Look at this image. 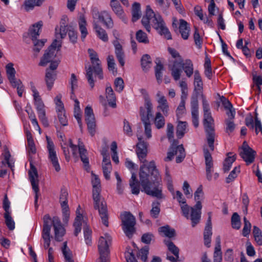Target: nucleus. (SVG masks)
I'll use <instances>...</instances> for the list:
<instances>
[{
  "mask_svg": "<svg viewBox=\"0 0 262 262\" xmlns=\"http://www.w3.org/2000/svg\"><path fill=\"white\" fill-rule=\"evenodd\" d=\"M139 179L142 191L159 199L163 198L160 187L161 178L155 161H151L147 164L143 163L140 166Z\"/></svg>",
  "mask_w": 262,
  "mask_h": 262,
  "instance_id": "nucleus-1",
  "label": "nucleus"
},
{
  "mask_svg": "<svg viewBox=\"0 0 262 262\" xmlns=\"http://www.w3.org/2000/svg\"><path fill=\"white\" fill-rule=\"evenodd\" d=\"M93 178L92 180L93 185V199L94 201V208L98 210L99 215L102 224L106 227H108V212L106 201L100 195V180L98 176L91 173Z\"/></svg>",
  "mask_w": 262,
  "mask_h": 262,
  "instance_id": "nucleus-2",
  "label": "nucleus"
},
{
  "mask_svg": "<svg viewBox=\"0 0 262 262\" xmlns=\"http://www.w3.org/2000/svg\"><path fill=\"white\" fill-rule=\"evenodd\" d=\"M150 20H151L152 27L160 35H164L167 39H172L171 33L165 26V23L161 16L159 14H155L150 6L147 5L145 15L143 16L141 23L148 32L150 30Z\"/></svg>",
  "mask_w": 262,
  "mask_h": 262,
  "instance_id": "nucleus-3",
  "label": "nucleus"
},
{
  "mask_svg": "<svg viewBox=\"0 0 262 262\" xmlns=\"http://www.w3.org/2000/svg\"><path fill=\"white\" fill-rule=\"evenodd\" d=\"M43 229L42 233H50L51 226H53L55 232V239L60 242L64 235L66 230L63 227L61 221L58 216H54L52 219L49 214H46L43 217Z\"/></svg>",
  "mask_w": 262,
  "mask_h": 262,
  "instance_id": "nucleus-4",
  "label": "nucleus"
},
{
  "mask_svg": "<svg viewBox=\"0 0 262 262\" xmlns=\"http://www.w3.org/2000/svg\"><path fill=\"white\" fill-rule=\"evenodd\" d=\"M183 69L188 77H190L193 73V65L190 59H186L184 61L182 58L180 60L174 61L173 65L170 68L171 75L177 81L180 79Z\"/></svg>",
  "mask_w": 262,
  "mask_h": 262,
  "instance_id": "nucleus-5",
  "label": "nucleus"
},
{
  "mask_svg": "<svg viewBox=\"0 0 262 262\" xmlns=\"http://www.w3.org/2000/svg\"><path fill=\"white\" fill-rule=\"evenodd\" d=\"M194 195L196 204L193 207H191V221L192 227H194L200 222L201 217L202 205L201 200L204 195L201 186L197 188Z\"/></svg>",
  "mask_w": 262,
  "mask_h": 262,
  "instance_id": "nucleus-6",
  "label": "nucleus"
},
{
  "mask_svg": "<svg viewBox=\"0 0 262 262\" xmlns=\"http://www.w3.org/2000/svg\"><path fill=\"white\" fill-rule=\"evenodd\" d=\"M203 125L206 133V139L210 149H214V142L215 138L214 120L211 113L204 114Z\"/></svg>",
  "mask_w": 262,
  "mask_h": 262,
  "instance_id": "nucleus-7",
  "label": "nucleus"
},
{
  "mask_svg": "<svg viewBox=\"0 0 262 262\" xmlns=\"http://www.w3.org/2000/svg\"><path fill=\"white\" fill-rule=\"evenodd\" d=\"M92 65L88 67H85L86 74L85 76L88 83L91 86V89L95 86V80L93 77V74L98 76L100 80L103 79V73L101 67V63L100 60L91 62Z\"/></svg>",
  "mask_w": 262,
  "mask_h": 262,
  "instance_id": "nucleus-8",
  "label": "nucleus"
},
{
  "mask_svg": "<svg viewBox=\"0 0 262 262\" xmlns=\"http://www.w3.org/2000/svg\"><path fill=\"white\" fill-rule=\"evenodd\" d=\"M122 229L125 235L129 238L133 236L136 232V218L130 212L124 211L121 214Z\"/></svg>",
  "mask_w": 262,
  "mask_h": 262,
  "instance_id": "nucleus-9",
  "label": "nucleus"
},
{
  "mask_svg": "<svg viewBox=\"0 0 262 262\" xmlns=\"http://www.w3.org/2000/svg\"><path fill=\"white\" fill-rule=\"evenodd\" d=\"M29 178L32 189L35 193L34 204L36 209L38 208L37 201L39 196L38 174L36 168L33 164L30 163V169L28 172Z\"/></svg>",
  "mask_w": 262,
  "mask_h": 262,
  "instance_id": "nucleus-10",
  "label": "nucleus"
},
{
  "mask_svg": "<svg viewBox=\"0 0 262 262\" xmlns=\"http://www.w3.org/2000/svg\"><path fill=\"white\" fill-rule=\"evenodd\" d=\"M85 121L89 133L92 136L95 135L96 132V120L93 109L91 106H87L84 111Z\"/></svg>",
  "mask_w": 262,
  "mask_h": 262,
  "instance_id": "nucleus-11",
  "label": "nucleus"
},
{
  "mask_svg": "<svg viewBox=\"0 0 262 262\" xmlns=\"http://www.w3.org/2000/svg\"><path fill=\"white\" fill-rule=\"evenodd\" d=\"M46 139L48 143L47 148L49 151V159L52 163V164L54 167L55 170L57 172H58L60 170V167L56 152L54 149V143L48 136H46Z\"/></svg>",
  "mask_w": 262,
  "mask_h": 262,
  "instance_id": "nucleus-12",
  "label": "nucleus"
},
{
  "mask_svg": "<svg viewBox=\"0 0 262 262\" xmlns=\"http://www.w3.org/2000/svg\"><path fill=\"white\" fill-rule=\"evenodd\" d=\"M98 251L100 256L96 262H109L110 250L106 241L103 237L100 238L99 240Z\"/></svg>",
  "mask_w": 262,
  "mask_h": 262,
  "instance_id": "nucleus-13",
  "label": "nucleus"
},
{
  "mask_svg": "<svg viewBox=\"0 0 262 262\" xmlns=\"http://www.w3.org/2000/svg\"><path fill=\"white\" fill-rule=\"evenodd\" d=\"M139 142L136 144V152L137 157L142 163L147 162L145 159L147 155L148 143L142 140L141 137H138Z\"/></svg>",
  "mask_w": 262,
  "mask_h": 262,
  "instance_id": "nucleus-14",
  "label": "nucleus"
},
{
  "mask_svg": "<svg viewBox=\"0 0 262 262\" xmlns=\"http://www.w3.org/2000/svg\"><path fill=\"white\" fill-rule=\"evenodd\" d=\"M194 89L191 97V101H193V98L195 100H198L199 96L203 94L202 91L203 82L199 72L198 70L194 71Z\"/></svg>",
  "mask_w": 262,
  "mask_h": 262,
  "instance_id": "nucleus-15",
  "label": "nucleus"
},
{
  "mask_svg": "<svg viewBox=\"0 0 262 262\" xmlns=\"http://www.w3.org/2000/svg\"><path fill=\"white\" fill-rule=\"evenodd\" d=\"M93 16L97 17L99 20L102 22L107 29H112L114 27L113 20L111 15L106 11L99 12L95 11L93 13Z\"/></svg>",
  "mask_w": 262,
  "mask_h": 262,
  "instance_id": "nucleus-16",
  "label": "nucleus"
},
{
  "mask_svg": "<svg viewBox=\"0 0 262 262\" xmlns=\"http://www.w3.org/2000/svg\"><path fill=\"white\" fill-rule=\"evenodd\" d=\"M78 147L81 160L82 161L84 164L85 169L86 171H88L89 169H90V165L89 160L86 155L87 150L84 148V146L83 143L81 142L80 139H79L78 140Z\"/></svg>",
  "mask_w": 262,
  "mask_h": 262,
  "instance_id": "nucleus-17",
  "label": "nucleus"
},
{
  "mask_svg": "<svg viewBox=\"0 0 262 262\" xmlns=\"http://www.w3.org/2000/svg\"><path fill=\"white\" fill-rule=\"evenodd\" d=\"M68 17L67 16L63 17L60 22V28L59 30L58 27L55 28V37H58V35H60V39L64 38L67 35L68 30L69 28L67 25V21L68 20Z\"/></svg>",
  "mask_w": 262,
  "mask_h": 262,
  "instance_id": "nucleus-18",
  "label": "nucleus"
},
{
  "mask_svg": "<svg viewBox=\"0 0 262 262\" xmlns=\"http://www.w3.org/2000/svg\"><path fill=\"white\" fill-rule=\"evenodd\" d=\"M191 111L192 115V122L195 127H198L199 124V103L198 100H195L193 98V101L191 100Z\"/></svg>",
  "mask_w": 262,
  "mask_h": 262,
  "instance_id": "nucleus-19",
  "label": "nucleus"
},
{
  "mask_svg": "<svg viewBox=\"0 0 262 262\" xmlns=\"http://www.w3.org/2000/svg\"><path fill=\"white\" fill-rule=\"evenodd\" d=\"M241 157L245 161L247 165L252 163L255 160L256 152L253 149L241 150L239 153Z\"/></svg>",
  "mask_w": 262,
  "mask_h": 262,
  "instance_id": "nucleus-20",
  "label": "nucleus"
},
{
  "mask_svg": "<svg viewBox=\"0 0 262 262\" xmlns=\"http://www.w3.org/2000/svg\"><path fill=\"white\" fill-rule=\"evenodd\" d=\"M144 106L145 108L143 107H140V115L143 123L149 121L150 118L152 117V104H150V106L149 108L146 105H144Z\"/></svg>",
  "mask_w": 262,
  "mask_h": 262,
  "instance_id": "nucleus-21",
  "label": "nucleus"
},
{
  "mask_svg": "<svg viewBox=\"0 0 262 262\" xmlns=\"http://www.w3.org/2000/svg\"><path fill=\"white\" fill-rule=\"evenodd\" d=\"M56 57V54L54 51H51L47 49L43 54V56L41 58L40 61L39 63L40 66H46L48 63L52 61L53 59Z\"/></svg>",
  "mask_w": 262,
  "mask_h": 262,
  "instance_id": "nucleus-22",
  "label": "nucleus"
},
{
  "mask_svg": "<svg viewBox=\"0 0 262 262\" xmlns=\"http://www.w3.org/2000/svg\"><path fill=\"white\" fill-rule=\"evenodd\" d=\"M56 75V72L55 71H50L49 70H46L45 80L48 90H51L53 87Z\"/></svg>",
  "mask_w": 262,
  "mask_h": 262,
  "instance_id": "nucleus-23",
  "label": "nucleus"
},
{
  "mask_svg": "<svg viewBox=\"0 0 262 262\" xmlns=\"http://www.w3.org/2000/svg\"><path fill=\"white\" fill-rule=\"evenodd\" d=\"M155 63L156 64L155 67V76L158 83L160 84L162 81V71L164 70V66L160 58H156Z\"/></svg>",
  "mask_w": 262,
  "mask_h": 262,
  "instance_id": "nucleus-24",
  "label": "nucleus"
},
{
  "mask_svg": "<svg viewBox=\"0 0 262 262\" xmlns=\"http://www.w3.org/2000/svg\"><path fill=\"white\" fill-rule=\"evenodd\" d=\"M114 46L115 48V54L116 57L120 63V64L123 67L124 65V53L122 50V47L121 44L116 41L114 43Z\"/></svg>",
  "mask_w": 262,
  "mask_h": 262,
  "instance_id": "nucleus-25",
  "label": "nucleus"
},
{
  "mask_svg": "<svg viewBox=\"0 0 262 262\" xmlns=\"http://www.w3.org/2000/svg\"><path fill=\"white\" fill-rule=\"evenodd\" d=\"M105 92L106 97L107 99L108 105L113 108H116L117 106L116 103V99L112 87L111 86H107Z\"/></svg>",
  "mask_w": 262,
  "mask_h": 262,
  "instance_id": "nucleus-26",
  "label": "nucleus"
},
{
  "mask_svg": "<svg viewBox=\"0 0 262 262\" xmlns=\"http://www.w3.org/2000/svg\"><path fill=\"white\" fill-rule=\"evenodd\" d=\"M179 32L182 37L186 40L188 38L190 32V28L188 23L184 19L180 20Z\"/></svg>",
  "mask_w": 262,
  "mask_h": 262,
  "instance_id": "nucleus-27",
  "label": "nucleus"
},
{
  "mask_svg": "<svg viewBox=\"0 0 262 262\" xmlns=\"http://www.w3.org/2000/svg\"><path fill=\"white\" fill-rule=\"evenodd\" d=\"M140 182L136 178V174L132 173L131 179L129 180V186L131 188L132 193L138 195L140 192Z\"/></svg>",
  "mask_w": 262,
  "mask_h": 262,
  "instance_id": "nucleus-28",
  "label": "nucleus"
},
{
  "mask_svg": "<svg viewBox=\"0 0 262 262\" xmlns=\"http://www.w3.org/2000/svg\"><path fill=\"white\" fill-rule=\"evenodd\" d=\"M42 26V22L39 21L37 23L34 24L29 29V34L32 37V40H36L39 36V30Z\"/></svg>",
  "mask_w": 262,
  "mask_h": 262,
  "instance_id": "nucleus-29",
  "label": "nucleus"
},
{
  "mask_svg": "<svg viewBox=\"0 0 262 262\" xmlns=\"http://www.w3.org/2000/svg\"><path fill=\"white\" fill-rule=\"evenodd\" d=\"M59 202L62 209L63 222L65 223H68L70 214V209L68 204V200L61 201Z\"/></svg>",
  "mask_w": 262,
  "mask_h": 262,
  "instance_id": "nucleus-30",
  "label": "nucleus"
},
{
  "mask_svg": "<svg viewBox=\"0 0 262 262\" xmlns=\"http://www.w3.org/2000/svg\"><path fill=\"white\" fill-rule=\"evenodd\" d=\"M232 154V152H228L227 154V157L225 159L223 163V169L224 172H227L230 169L232 163L236 160V155H233L231 156H229Z\"/></svg>",
  "mask_w": 262,
  "mask_h": 262,
  "instance_id": "nucleus-31",
  "label": "nucleus"
},
{
  "mask_svg": "<svg viewBox=\"0 0 262 262\" xmlns=\"http://www.w3.org/2000/svg\"><path fill=\"white\" fill-rule=\"evenodd\" d=\"M6 73L8 79L10 83L14 82L17 80L15 78L16 71L13 68V64L11 62L8 63L6 66Z\"/></svg>",
  "mask_w": 262,
  "mask_h": 262,
  "instance_id": "nucleus-32",
  "label": "nucleus"
},
{
  "mask_svg": "<svg viewBox=\"0 0 262 262\" xmlns=\"http://www.w3.org/2000/svg\"><path fill=\"white\" fill-rule=\"evenodd\" d=\"M132 19L133 22H135L138 20L141 16L140 9V4L139 3L135 2L132 6Z\"/></svg>",
  "mask_w": 262,
  "mask_h": 262,
  "instance_id": "nucleus-33",
  "label": "nucleus"
},
{
  "mask_svg": "<svg viewBox=\"0 0 262 262\" xmlns=\"http://www.w3.org/2000/svg\"><path fill=\"white\" fill-rule=\"evenodd\" d=\"M152 64L151 59L148 54H144L141 59V65L144 72H147Z\"/></svg>",
  "mask_w": 262,
  "mask_h": 262,
  "instance_id": "nucleus-34",
  "label": "nucleus"
},
{
  "mask_svg": "<svg viewBox=\"0 0 262 262\" xmlns=\"http://www.w3.org/2000/svg\"><path fill=\"white\" fill-rule=\"evenodd\" d=\"M94 28L95 30L96 34L99 39L104 42H107L108 40L107 34L105 30L96 23L94 24Z\"/></svg>",
  "mask_w": 262,
  "mask_h": 262,
  "instance_id": "nucleus-35",
  "label": "nucleus"
},
{
  "mask_svg": "<svg viewBox=\"0 0 262 262\" xmlns=\"http://www.w3.org/2000/svg\"><path fill=\"white\" fill-rule=\"evenodd\" d=\"M158 231L169 238L174 237L176 235L175 230L173 228H170V227L167 225L160 227L158 229Z\"/></svg>",
  "mask_w": 262,
  "mask_h": 262,
  "instance_id": "nucleus-36",
  "label": "nucleus"
},
{
  "mask_svg": "<svg viewBox=\"0 0 262 262\" xmlns=\"http://www.w3.org/2000/svg\"><path fill=\"white\" fill-rule=\"evenodd\" d=\"M61 250L66 262H74L73 259L72 252L67 246V242L63 243Z\"/></svg>",
  "mask_w": 262,
  "mask_h": 262,
  "instance_id": "nucleus-37",
  "label": "nucleus"
},
{
  "mask_svg": "<svg viewBox=\"0 0 262 262\" xmlns=\"http://www.w3.org/2000/svg\"><path fill=\"white\" fill-rule=\"evenodd\" d=\"M164 243L167 246L168 250L170 251L177 258H179V249L174 243L169 239H164Z\"/></svg>",
  "mask_w": 262,
  "mask_h": 262,
  "instance_id": "nucleus-38",
  "label": "nucleus"
},
{
  "mask_svg": "<svg viewBox=\"0 0 262 262\" xmlns=\"http://www.w3.org/2000/svg\"><path fill=\"white\" fill-rule=\"evenodd\" d=\"M208 217L204 231V237H211L212 234L211 213L210 212H208Z\"/></svg>",
  "mask_w": 262,
  "mask_h": 262,
  "instance_id": "nucleus-39",
  "label": "nucleus"
},
{
  "mask_svg": "<svg viewBox=\"0 0 262 262\" xmlns=\"http://www.w3.org/2000/svg\"><path fill=\"white\" fill-rule=\"evenodd\" d=\"M44 0H26L25 2V9L27 11L32 10L35 6H40Z\"/></svg>",
  "mask_w": 262,
  "mask_h": 262,
  "instance_id": "nucleus-40",
  "label": "nucleus"
},
{
  "mask_svg": "<svg viewBox=\"0 0 262 262\" xmlns=\"http://www.w3.org/2000/svg\"><path fill=\"white\" fill-rule=\"evenodd\" d=\"M110 6L114 12L117 15H121V14L123 13L124 11L118 1L111 0L110 2Z\"/></svg>",
  "mask_w": 262,
  "mask_h": 262,
  "instance_id": "nucleus-41",
  "label": "nucleus"
},
{
  "mask_svg": "<svg viewBox=\"0 0 262 262\" xmlns=\"http://www.w3.org/2000/svg\"><path fill=\"white\" fill-rule=\"evenodd\" d=\"M187 123L186 121H179L177 127V136L179 138H182L185 133Z\"/></svg>",
  "mask_w": 262,
  "mask_h": 262,
  "instance_id": "nucleus-42",
  "label": "nucleus"
},
{
  "mask_svg": "<svg viewBox=\"0 0 262 262\" xmlns=\"http://www.w3.org/2000/svg\"><path fill=\"white\" fill-rule=\"evenodd\" d=\"M206 168L213 167L212 157L207 148L203 149Z\"/></svg>",
  "mask_w": 262,
  "mask_h": 262,
  "instance_id": "nucleus-43",
  "label": "nucleus"
},
{
  "mask_svg": "<svg viewBox=\"0 0 262 262\" xmlns=\"http://www.w3.org/2000/svg\"><path fill=\"white\" fill-rule=\"evenodd\" d=\"M178 144V141L177 140H173L170 148V151L167 153V156L165 158V161H171L173 157L177 155L176 146Z\"/></svg>",
  "mask_w": 262,
  "mask_h": 262,
  "instance_id": "nucleus-44",
  "label": "nucleus"
},
{
  "mask_svg": "<svg viewBox=\"0 0 262 262\" xmlns=\"http://www.w3.org/2000/svg\"><path fill=\"white\" fill-rule=\"evenodd\" d=\"M80 217L81 215L80 214L76 216L73 224V226L75 228L74 234L76 236L78 235L81 230L82 221L83 219H80Z\"/></svg>",
  "mask_w": 262,
  "mask_h": 262,
  "instance_id": "nucleus-45",
  "label": "nucleus"
},
{
  "mask_svg": "<svg viewBox=\"0 0 262 262\" xmlns=\"http://www.w3.org/2000/svg\"><path fill=\"white\" fill-rule=\"evenodd\" d=\"M86 20L84 17H80L79 22V29L81 34V37L83 40L88 34V31L86 28Z\"/></svg>",
  "mask_w": 262,
  "mask_h": 262,
  "instance_id": "nucleus-46",
  "label": "nucleus"
},
{
  "mask_svg": "<svg viewBox=\"0 0 262 262\" xmlns=\"http://www.w3.org/2000/svg\"><path fill=\"white\" fill-rule=\"evenodd\" d=\"M231 225L233 229H239L241 228V222L239 215L237 213H233L231 217Z\"/></svg>",
  "mask_w": 262,
  "mask_h": 262,
  "instance_id": "nucleus-47",
  "label": "nucleus"
},
{
  "mask_svg": "<svg viewBox=\"0 0 262 262\" xmlns=\"http://www.w3.org/2000/svg\"><path fill=\"white\" fill-rule=\"evenodd\" d=\"M4 148V153L3 154V155L4 156V159H5V162L3 161L2 164L4 165H5L6 164H7L8 165V166L12 169V167L14 166V165H13V163H12L10 161V158L11 157L10 152L9 150L8 147L6 145H5Z\"/></svg>",
  "mask_w": 262,
  "mask_h": 262,
  "instance_id": "nucleus-48",
  "label": "nucleus"
},
{
  "mask_svg": "<svg viewBox=\"0 0 262 262\" xmlns=\"http://www.w3.org/2000/svg\"><path fill=\"white\" fill-rule=\"evenodd\" d=\"M165 119L161 113H156L155 119V124L156 127L158 129L162 128L165 125Z\"/></svg>",
  "mask_w": 262,
  "mask_h": 262,
  "instance_id": "nucleus-49",
  "label": "nucleus"
},
{
  "mask_svg": "<svg viewBox=\"0 0 262 262\" xmlns=\"http://www.w3.org/2000/svg\"><path fill=\"white\" fill-rule=\"evenodd\" d=\"M177 149V154L178 152L179 153V155L176 157V161L177 163H181L183 159L185 157V152L184 148L182 144L180 145H177L176 146Z\"/></svg>",
  "mask_w": 262,
  "mask_h": 262,
  "instance_id": "nucleus-50",
  "label": "nucleus"
},
{
  "mask_svg": "<svg viewBox=\"0 0 262 262\" xmlns=\"http://www.w3.org/2000/svg\"><path fill=\"white\" fill-rule=\"evenodd\" d=\"M160 212V203L154 202L152 203V208L150 211V214L152 217L156 219L158 217Z\"/></svg>",
  "mask_w": 262,
  "mask_h": 262,
  "instance_id": "nucleus-51",
  "label": "nucleus"
},
{
  "mask_svg": "<svg viewBox=\"0 0 262 262\" xmlns=\"http://www.w3.org/2000/svg\"><path fill=\"white\" fill-rule=\"evenodd\" d=\"M136 39L140 42L144 43H147L149 42L147 34L141 30H139L137 32Z\"/></svg>",
  "mask_w": 262,
  "mask_h": 262,
  "instance_id": "nucleus-52",
  "label": "nucleus"
},
{
  "mask_svg": "<svg viewBox=\"0 0 262 262\" xmlns=\"http://www.w3.org/2000/svg\"><path fill=\"white\" fill-rule=\"evenodd\" d=\"M10 213H4L5 223L10 230H13L15 228V223L10 215Z\"/></svg>",
  "mask_w": 262,
  "mask_h": 262,
  "instance_id": "nucleus-53",
  "label": "nucleus"
},
{
  "mask_svg": "<svg viewBox=\"0 0 262 262\" xmlns=\"http://www.w3.org/2000/svg\"><path fill=\"white\" fill-rule=\"evenodd\" d=\"M149 253V247L145 246L140 249L138 254V256L140 257L141 259L144 262L147 260V255Z\"/></svg>",
  "mask_w": 262,
  "mask_h": 262,
  "instance_id": "nucleus-54",
  "label": "nucleus"
},
{
  "mask_svg": "<svg viewBox=\"0 0 262 262\" xmlns=\"http://www.w3.org/2000/svg\"><path fill=\"white\" fill-rule=\"evenodd\" d=\"M107 62L108 70L112 71L113 74L115 75L117 74V70L115 69V63L114 56L113 55L108 56L107 58Z\"/></svg>",
  "mask_w": 262,
  "mask_h": 262,
  "instance_id": "nucleus-55",
  "label": "nucleus"
},
{
  "mask_svg": "<svg viewBox=\"0 0 262 262\" xmlns=\"http://www.w3.org/2000/svg\"><path fill=\"white\" fill-rule=\"evenodd\" d=\"M141 239L142 243L149 245L152 241H155V236L152 233H145L142 235Z\"/></svg>",
  "mask_w": 262,
  "mask_h": 262,
  "instance_id": "nucleus-56",
  "label": "nucleus"
},
{
  "mask_svg": "<svg viewBox=\"0 0 262 262\" xmlns=\"http://www.w3.org/2000/svg\"><path fill=\"white\" fill-rule=\"evenodd\" d=\"M243 220L244 226L242 230V234L244 236H247L250 232L251 224L245 216L244 217Z\"/></svg>",
  "mask_w": 262,
  "mask_h": 262,
  "instance_id": "nucleus-57",
  "label": "nucleus"
},
{
  "mask_svg": "<svg viewBox=\"0 0 262 262\" xmlns=\"http://www.w3.org/2000/svg\"><path fill=\"white\" fill-rule=\"evenodd\" d=\"M84 236L85 243L87 245H90L92 243L91 234L92 231L90 228L86 225L83 228Z\"/></svg>",
  "mask_w": 262,
  "mask_h": 262,
  "instance_id": "nucleus-58",
  "label": "nucleus"
},
{
  "mask_svg": "<svg viewBox=\"0 0 262 262\" xmlns=\"http://www.w3.org/2000/svg\"><path fill=\"white\" fill-rule=\"evenodd\" d=\"M225 123L226 125L225 132L228 134H230L233 132L235 128V124L233 121V120H225Z\"/></svg>",
  "mask_w": 262,
  "mask_h": 262,
  "instance_id": "nucleus-59",
  "label": "nucleus"
},
{
  "mask_svg": "<svg viewBox=\"0 0 262 262\" xmlns=\"http://www.w3.org/2000/svg\"><path fill=\"white\" fill-rule=\"evenodd\" d=\"M59 38H60V35H58V38L56 37V38L53 40L52 44L48 47L47 49L51 51H54L55 52L56 48H57V51L60 50L62 45V41L57 40Z\"/></svg>",
  "mask_w": 262,
  "mask_h": 262,
  "instance_id": "nucleus-60",
  "label": "nucleus"
},
{
  "mask_svg": "<svg viewBox=\"0 0 262 262\" xmlns=\"http://www.w3.org/2000/svg\"><path fill=\"white\" fill-rule=\"evenodd\" d=\"M13 87L17 88V94L19 97H21L24 91V85L20 80L18 79L14 82L11 83Z\"/></svg>",
  "mask_w": 262,
  "mask_h": 262,
  "instance_id": "nucleus-61",
  "label": "nucleus"
},
{
  "mask_svg": "<svg viewBox=\"0 0 262 262\" xmlns=\"http://www.w3.org/2000/svg\"><path fill=\"white\" fill-rule=\"evenodd\" d=\"M114 84L116 91L118 92L122 91L124 89V81L122 78H117L114 81Z\"/></svg>",
  "mask_w": 262,
  "mask_h": 262,
  "instance_id": "nucleus-62",
  "label": "nucleus"
},
{
  "mask_svg": "<svg viewBox=\"0 0 262 262\" xmlns=\"http://www.w3.org/2000/svg\"><path fill=\"white\" fill-rule=\"evenodd\" d=\"M58 120L62 126L68 125V119L65 111L57 112Z\"/></svg>",
  "mask_w": 262,
  "mask_h": 262,
  "instance_id": "nucleus-63",
  "label": "nucleus"
},
{
  "mask_svg": "<svg viewBox=\"0 0 262 262\" xmlns=\"http://www.w3.org/2000/svg\"><path fill=\"white\" fill-rule=\"evenodd\" d=\"M252 80L254 84L253 85V88L254 86V85H255L256 87H257L258 89V93H260V85H262V76L253 75Z\"/></svg>",
  "mask_w": 262,
  "mask_h": 262,
  "instance_id": "nucleus-64",
  "label": "nucleus"
}]
</instances>
